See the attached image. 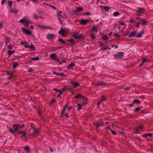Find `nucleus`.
Returning a JSON list of instances; mask_svg holds the SVG:
<instances>
[{"instance_id": "nucleus-1", "label": "nucleus", "mask_w": 153, "mask_h": 153, "mask_svg": "<svg viewBox=\"0 0 153 153\" xmlns=\"http://www.w3.org/2000/svg\"><path fill=\"white\" fill-rule=\"evenodd\" d=\"M25 125L24 124H22L21 125L19 124L13 125L12 126L13 129V133L14 134L15 132H18L19 130L24 127Z\"/></svg>"}, {"instance_id": "nucleus-2", "label": "nucleus", "mask_w": 153, "mask_h": 153, "mask_svg": "<svg viewBox=\"0 0 153 153\" xmlns=\"http://www.w3.org/2000/svg\"><path fill=\"white\" fill-rule=\"evenodd\" d=\"M27 134V132L25 130L23 131H20L18 132L17 133V135H19L20 134L21 135L20 136V138H22V137H25V138H27L26 137V134Z\"/></svg>"}, {"instance_id": "nucleus-3", "label": "nucleus", "mask_w": 153, "mask_h": 153, "mask_svg": "<svg viewBox=\"0 0 153 153\" xmlns=\"http://www.w3.org/2000/svg\"><path fill=\"white\" fill-rule=\"evenodd\" d=\"M100 47H102L101 49L102 50L104 51L106 49H111V47H109V46H107L106 45L103 44L102 42H100Z\"/></svg>"}, {"instance_id": "nucleus-4", "label": "nucleus", "mask_w": 153, "mask_h": 153, "mask_svg": "<svg viewBox=\"0 0 153 153\" xmlns=\"http://www.w3.org/2000/svg\"><path fill=\"white\" fill-rule=\"evenodd\" d=\"M124 56V52H118L114 55V56L117 58L122 59Z\"/></svg>"}, {"instance_id": "nucleus-5", "label": "nucleus", "mask_w": 153, "mask_h": 153, "mask_svg": "<svg viewBox=\"0 0 153 153\" xmlns=\"http://www.w3.org/2000/svg\"><path fill=\"white\" fill-rule=\"evenodd\" d=\"M21 30L24 33L28 35L29 36H30L32 35L31 32L28 29H26L25 27H22Z\"/></svg>"}, {"instance_id": "nucleus-6", "label": "nucleus", "mask_w": 153, "mask_h": 153, "mask_svg": "<svg viewBox=\"0 0 153 153\" xmlns=\"http://www.w3.org/2000/svg\"><path fill=\"white\" fill-rule=\"evenodd\" d=\"M54 35L53 34L49 33L47 35L46 38L48 40L52 41L54 39Z\"/></svg>"}, {"instance_id": "nucleus-7", "label": "nucleus", "mask_w": 153, "mask_h": 153, "mask_svg": "<svg viewBox=\"0 0 153 153\" xmlns=\"http://www.w3.org/2000/svg\"><path fill=\"white\" fill-rule=\"evenodd\" d=\"M6 73L8 75L10 76L8 78V79L9 80H10L12 78L14 77V73L13 72H9L8 71H6Z\"/></svg>"}, {"instance_id": "nucleus-8", "label": "nucleus", "mask_w": 153, "mask_h": 153, "mask_svg": "<svg viewBox=\"0 0 153 153\" xmlns=\"http://www.w3.org/2000/svg\"><path fill=\"white\" fill-rule=\"evenodd\" d=\"M24 46L25 48H30L29 50L30 51H34L35 49V48L34 46L32 44H31L30 45H24Z\"/></svg>"}, {"instance_id": "nucleus-9", "label": "nucleus", "mask_w": 153, "mask_h": 153, "mask_svg": "<svg viewBox=\"0 0 153 153\" xmlns=\"http://www.w3.org/2000/svg\"><path fill=\"white\" fill-rule=\"evenodd\" d=\"M37 26L40 29H52V28L51 27L47 26H46L44 25H40V24H39L37 25Z\"/></svg>"}, {"instance_id": "nucleus-10", "label": "nucleus", "mask_w": 153, "mask_h": 153, "mask_svg": "<svg viewBox=\"0 0 153 153\" xmlns=\"http://www.w3.org/2000/svg\"><path fill=\"white\" fill-rule=\"evenodd\" d=\"M143 127L142 125H140L139 126L134 129V131L135 134L139 133V131L143 128Z\"/></svg>"}, {"instance_id": "nucleus-11", "label": "nucleus", "mask_w": 153, "mask_h": 153, "mask_svg": "<svg viewBox=\"0 0 153 153\" xmlns=\"http://www.w3.org/2000/svg\"><path fill=\"white\" fill-rule=\"evenodd\" d=\"M88 21V19H82L79 21V23L81 25H85L87 23Z\"/></svg>"}, {"instance_id": "nucleus-12", "label": "nucleus", "mask_w": 153, "mask_h": 153, "mask_svg": "<svg viewBox=\"0 0 153 153\" xmlns=\"http://www.w3.org/2000/svg\"><path fill=\"white\" fill-rule=\"evenodd\" d=\"M75 63L71 62L69 65L67 66V68L68 70L73 69V67L75 65Z\"/></svg>"}, {"instance_id": "nucleus-13", "label": "nucleus", "mask_w": 153, "mask_h": 153, "mask_svg": "<svg viewBox=\"0 0 153 153\" xmlns=\"http://www.w3.org/2000/svg\"><path fill=\"white\" fill-rule=\"evenodd\" d=\"M146 10L143 7H138V10L136 11V13H144L145 12Z\"/></svg>"}, {"instance_id": "nucleus-14", "label": "nucleus", "mask_w": 153, "mask_h": 153, "mask_svg": "<svg viewBox=\"0 0 153 153\" xmlns=\"http://www.w3.org/2000/svg\"><path fill=\"white\" fill-rule=\"evenodd\" d=\"M137 33V31L134 30L132 31L129 35H128V37L130 38L134 37Z\"/></svg>"}, {"instance_id": "nucleus-15", "label": "nucleus", "mask_w": 153, "mask_h": 153, "mask_svg": "<svg viewBox=\"0 0 153 153\" xmlns=\"http://www.w3.org/2000/svg\"><path fill=\"white\" fill-rule=\"evenodd\" d=\"M141 25L142 26L146 25L149 22V21L146 20L145 19H141Z\"/></svg>"}, {"instance_id": "nucleus-16", "label": "nucleus", "mask_w": 153, "mask_h": 153, "mask_svg": "<svg viewBox=\"0 0 153 153\" xmlns=\"http://www.w3.org/2000/svg\"><path fill=\"white\" fill-rule=\"evenodd\" d=\"M93 124L95 125L96 126V128L97 129L100 127V126L102 125L103 124V123H99V122H96L95 123H93Z\"/></svg>"}, {"instance_id": "nucleus-17", "label": "nucleus", "mask_w": 153, "mask_h": 153, "mask_svg": "<svg viewBox=\"0 0 153 153\" xmlns=\"http://www.w3.org/2000/svg\"><path fill=\"white\" fill-rule=\"evenodd\" d=\"M91 30L92 32H95L96 34L98 30L97 28L96 27L95 25H93L92 26V28L91 29Z\"/></svg>"}, {"instance_id": "nucleus-18", "label": "nucleus", "mask_w": 153, "mask_h": 153, "mask_svg": "<svg viewBox=\"0 0 153 153\" xmlns=\"http://www.w3.org/2000/svg\"><path fill=\"white\" fill-rule=\"evenodd\" d=\"M95 85H103V86H105V85H108V84L107 83H105L103 82H100L97 83V84H95Z\"/></svg>"}, {"instance_id": "nucleus-19", "label": "nucleus", "mask_w": 153, "mask_h": 153, "mask_svg": "<svg viewBox=\"0 0 153 153\" xmlns=\"http://www.w3.org/2000/svg\"><path fill=\"white\" fill-rule=\"evenodd\" d=\"M74 98L78 99L79 98L82 99L84 98V97L82 94L78 93L77 95L74 97Z\"/></svg>"}, {"instance_id": "nucleus-20", "label": "nucleus", "mask_w": 153, "mask_h": 153, "mask_svg": "<svg viewBox=\"0 0 153 153\" xmlns=\"http://www.w3.org/2000/svg\"><path fill=\"white\" fill-rule=\"evenodd\" d=\"M50 58L55 61H59V60L57 59V57L56 55L54 53L52 54L51 55Z\"/></svg>"}, {"instance_id": "nucleus-21", "label": "nucleus", "mask_w": 153, "mask_h": 153, "mask_svg": "<svg viewBox=\"0 0 153 153\" xmlns=\"http://www.w3.org/2000/svg\"><path fill=\"white\" fill-rule=\"evenodd\" d=\"M71 84L74 88H75L79 86V83L78 82H71Z\"/></svg>"}, {"instance_id": "nucleus-22", "label": "nucleus", "mask_w": 153, "mask_h": 153, "mask_svg": "<svg viewBox=\"0 0 153 153\" xmlns=\"http://www.w3.org/2000/svg\"><path fill=\"white\" fill-rule=\"evenodd\" d=\"M142 136L143 137L146 138L148 136L150 137H152V133H146L143 134Z\"/></svg>"}, {"instance_id": "nucleus-23", "label": "nucleus", "mask_w": 153, "mask_h": 153, "mask_svg": "<svg viewBox=\"0 0 153 153\" xmlns=\"http://www.w3.org/2000/svg\"><path fill=\"white\" fill-rule=\"evenodd\" d=\"M144 33V31H142L140 32V33L136 36V38H140L142 36V35Z\"/></svg>"}, {"instance_id": "nucleus-24", "label": "nucleus", "mask_w": 153, "mask_h": 153, "mask_svg": "<svg viewBox=\"0 0 153 153\" xmlns=\"http://www.w3.org/2000/svg\"><path fill=\"white\" fill-rule=\"evenodd\" d=\"M4 38L5 39V44L6 45H7L8 43L10 42V40L9 39V37L6 36H4Z\"/></svg>"}, {"instance_id": "nucleus-25", "label": "nucleus", "mask_w": 153, "mask_h": 153, "mask_svg": "<svg viewBox=\"0 0 153 153\" xmlns=\"http://www.w3.org/2000/svg\"><path fill=\"white\" fill-rule=\"evenodd\" d=\"M68 105H67L65 106L64 107V108L62 110V111L61 112V116L63 117V115L65 113V111L66 110V108L67 107H68Z\"/></svg>"}, {"instance_id": "nucleus-26", "label": "nucleus", "mask_w": 153, "mask_h": 153, "mask_svg": "<svg viewBox=\"0 0 153 153\" xmlns=\"http://www.w3.org/2000/svg\"><path fill=\"white\" fill-rule=\"evenodd\" d=\"M82 99H83V101H82V104L83 105H86L88 102V99L87 98H85V97L84 98H82Z\"/></svg>"}, {"instance_id": "nucleus-27", "label": "nucleus", "mask_w": 153, "mask_h": 153, "mask_svg": "<svg viewBox=\"0 0 153 153\" xmlns=\"http://www.w3.org/2000/svg\"><path fill=\"white\" fill-rule=\"evenodd\" d=\"M12 64H13V68L14 69L16 68L17 65H18V64L17 62H13Z\"/></svg>"}, {"instance_id": "nucleus-28", "label": "nucleus", "mask_w": 153, "mask_h": 153, "mask_svg": "<svg viewBox=\"0 0 153 153\" xmlns=\"http://www.w3.org/2000/svg\"><path fill=\"white\" fill-rule=\"evenodd\" d=\"M30 147L28 146H27L25 147L24 149L27 153H29L30 152Z\"/></svg>"}, {"instance_id": "nucleus-29", "label": "nucleus", "mask_w": 153, "mask_h": 153, "mask_svg": "<svg viewBox=\"0 0 153 153\" xmlns=\"http://www.w3.org/2000/svg\"><path fill=\"white\" fill-rule=\"evenodd\" d=\"M65 31V29H60L59 32V33L62 36H63V34H64Z\"/></svg>"}, {"instance_id": "nucleus-30", "label": "nucleus", "mask_w": 153, "mask_h": 153, "mask_svg": "<svg viewBox=\"0 0 153 153\" xmlns=\"http://www.w3.org/2000/svg\"><path fill=\"white\" fill-rule=\"evenodd\" d=\"M33 129L34 130V131H34V132H35L36 134H38L40 132V128H35Z\"/></svg>"}, {"instance_id": "nucleus-31", "label": "nucleus", "mask_w": 153, "mask_h": 153, "mask_svg": "<svg viewBox=\"0 0 153 153\" xmlns=\"http://www.w3.org/2000/svg\"><path fill=\"white\" fill-rule=\"evenodd\" d=\"M83 9V8L79 7H77L76 8V10L77 11V12H79L80 11H82Z\"/></svg>"}, {"instance_id": "nucleus-32", "label": "nucleus", "mask_w": 153, "mask_h": 153, "mask_svg": "<svg viewBox=\"0 0 153 153\" xmlns=\"http://www.w3.org/2000/svg\"><path fill=\"white\" fill-rule=\"evenodd\" d=\"M83 37V36L82 34H81L80 35H79L77 36L76 37L75 39H77L78 40L80 39H82Z\"/></svg>"}, {"instance_id": "nucleus-33", "label": "nucleus", "mask_w": 153, "mask_h": 153, "mask_svg": "<svg viewBox=\"0 0 153 153\" xmlns=\"http://www.w3.org/2000/svg\"><path fill=\"white\" fill-rule=\"evenodd\" d=\"M133 104L135 103L138 104H140L141 103V102L139 100L137 99H135L133 101Z\"/></svg>"}, {"instance_id": "nucleus-34", "label": "nucleus", "mask_w": 153, "mask_h": 153, "mask_svg": "<svg viewBox=\"0 0 153 153\" xmlns=\"http://www.w3.org/2000/svg\"><path fill=\"white\" fill-rule=\"evenodd\" d=\"M102 7H103V8L104 10H105L107 12H108L110 8V7L106 6L103 7V6H102Z\"/></svg>"}, {"instance_id": "nucleus-35", "label": "nucleus", "mask_w": 153, "mask_h": 153, "mask_svg": "<svg viewBox=\"0 0 153 153\" xmlns=\"http://www.w3.org/2000/svg\"><path fill=\"white\" fill-rule=\"evenodd\" d=\"M89 36L92 38V39L91 40L92 41H93L95 39V36L94 35L93 33H91L89 34Z\"/></svg>"}, {"instance_id": "nucleus-36", "label": "nucleus", "mask_w": 153, "mask_h": 153, "mask_svg": "<svg viewBox=\"0 0 153 153\" xmlns=\"http://www.w3.org/2000/svg\"><path fill=\"white\" fill-rule=\"evenodd\" d=\"M27 20H26L25 18H24L22 19H20L19 20V22L21 23H26V22H27Z\"/></svg>"}, {"instance_id": "nucleus-37", "label": "nucleus", "mask_w": 153, "mask_h": 153, "mask_svg": "<svg viewBox=\"0 0 153 153\" xmlns=\"http://www.w3.org/2000/svg\"><path fill=\"white\" fill-rule=\"evenodd\" d=\"M79 32L74 33V34H72L71 36L72 37H74L75 39L76 37L79 34Z\"/></svg>"}, {"instance_id": "nucleus-38", "label": "nucleus", "mask_w": 153, "mask_h": 153, "mask_svg": "<svg viewBox=\"0 0 153 153\" xmlns=\"http://www.w3.org/2000/svg\"><path fill=\"white\" fill-rule=\"evenodd\" d=\"M8 53V54L9 55V57H10L12 54L14 53L15 52V51H11L10 50H9L7 52Z\"/></svg>"}, {"instance_id": "nucleus-39", "label": "nucleus", "mask_w": 153, "mask_h": 153, "mask_svg": "<svg viewBox=\"0 0 153 153\" xmlns=\"http://www.w3.org/2000/svg\"><path fill=\"white\" fill-rule=\"evenodd\" d=\"M58 40L59 42H61L63 44H66V42L64 41L62 38H59Z\"/></svg>"}, {"instance_id": "nucleus-40", "label": "nucleus", "mask_w": 153, "mask_h": 153, "mask_svg": "<svg viewBox=\"0 0 153 153\" xmlns=\"http://www.w3.org/2000/svg\"><path fill=\"white\" fill-rule=\"evenodd\" d=\"M39 59V58L38 56L35 58L31 57L30 58V60L33 61H36Z\"/></svg>"}, {"instance_id": "nucleus-41", "label": "nucleus", "mask_w": 153, "mask_h": 153, "mask_svg": "<svg viewBox=\"0 0 153 153\" xmlns=\"http://www.w3.org/2000/svg\"><path fill=\"white\" fill-rule=\"evenodd\" d=\"M102 38L104 40H106L108 39V36L106 35H105L103 36L102 37Z\"/></svg>"}, {"instance_id": "nucleus-42", "label": "nucleus", "mask_w": 153, "mask_h": 153, "mask_svg": "<svg viewBox=\"0 0 153 153\" xmlns=\"http://www.w3.org/2000/svg\"><path fill=\"white\" fill-rule=\"evenodd\" d=\"M8 3L9 7H12V5L13 4V1H8Z\"/></svg>"}, {"instance_id": "nucleus-43", "label": "nucleus", "mask_w": 153, "mask_h": 153, "mask_svg": "<svg viewBox=\"0 0 153 153\" xmlns=\"http://www.w3.org/2000/svg\"><path fill=\"white\" fill-rule=\"evenodd\" d=\"M10 12L11 13H13L15 14H16L18 12V11L17 10H15L13 9L10 10Z\"/></svg>"}, {"instance_id": "nucleus-44", "label": "nucleus", "mask_w": 153, "mask_h": 153, "mask_svg": "<svg viewBox=\"0 0 153 153\" xmlns=\"http://www.w3.org/2000/svg\"><path fill=\"white\" fill-rule=\"evenodd\" d=\"M77 106H78L77 110L78 111H79L80 109H81L82 108V105L79 103H78L77 104Z\"/></svg>"}, {"instance_id": "nucleus-45", "label": "nucleus", "mask_w": 153, "mask_h": 153, "mask_svg": "<svg viewBox=\"0 0 153 153\" xmlns=\"http://www.w3.org/2000/svg\"><path fill=\"white\" fill-rule=\"evenodd\" d=\"M7 128L11 133L14 134L13 129H12L11 127H7Z\"/></svg>"}, {"instance_id": "nucleus-46", "label": "nucleus", "mask_w": 153, "mask_h": 153, "mask_svg": "<svg viewBox=\"0 0 153 153\" xmlns=\"http://www.w3.org/2000/svg\"><path fill=\"white\" fill-rule=\"evenodd\" d=\"M120 14V13L118 12H115L113 14V16H117Z\"/></svg>"}, {"instance_id": "nucleus-47", "label": "nucleus", "mask_w": 153, "mask_h": 153, "mask_svg": "<svg viewBox=\"0 0 153 153\" xmlns=\"http://www.w3.org/2000/svg\"><path fill=\"white\" fill-rule=\"evenodd\" d=\"M20 44L21 45H27V44H28V43L25 41H24L20 42Z\"/></svg>"}, {"instance_id": "nucleus-48", "label": "nucleus", "mask_w": 153, "mask_h": 153, "mask_svg": "<svg viewBox=\"0 0 153 153\" xmlns=\"http://www.w3.org/2000/svg\"><path fill=\"white\" fill-rule=\"evenodd\" d=\"M143 60L142 61V62L144 63L146 62H148V60H149V59H148V60L145 57H143Z\"/></svg>"}, {"instance_id": "nucleus-49", "label": "nucleus", "mask_w": 153, "mask_h": 153, "mask_svg": "<svg viewBox=\"0 0 153 153\" xmlns=\"http://www.w3.org/2000/svg\"><path fill=\"white\" fill-rule=\"evenodd\" d=\"M140 110H141L140 108H139V107H138L135 109V110H134V111L136 112H138V111H140Z\"/></svg>"}, {"instance_id": "nucleus-50", "label": "nucleus", "mask_w": 153, "mask_h": 153, "mask_svg": "<svg viewBox=\"0 0 153 153\" xmlns=\"http://www.w3.org/2000/svg\"><path fill=\"white\" fill-rule=\"evenodd\" d=\"M8 48L10 50H12L13 49V47L11 45H8L7 46Z\"/></svg>"}, {"instance_id": "nucleus-51", "label": "nucleus", "mask_w": 153, "mask_h": 153, "mask_svg": "<svg viewBox=\"0 0 153 153\" xmlns=\"http://www.w3.org/2000/svg\"><path fill=\"white\" fill-rule=\"evenodd\" d=\"M91 15V13L89 12H86L83 14V15L89 16Z\"/></svg>"}, {"instance_id": "nucleus-52", "label": "nucleus", "mask_w": 153, "mask_h": 153, "mask_svg": "<svg viewBox=\"0 0 153 153\" xmlns=\"http://www.w3.org/2000/svg\"><path fill=\"white\" fill-rule=\"evenodd\" d=\"M27 22H26V23H27L28 24H33V22H32L30 20L28 19L27 20Z\"/></svg>"}, {"instance_id": "nucleus-53", "label": "nucleus", "mask_w": 153, "mask_h": 153, "mask_svg": "<svg viewBox=\"0 0 153 153\" xmlns=\"http://www.w3.org/2000/svg\"><path fill=\"white\" fill-rule=\"evenodd\" d=\"M101 101H103L106 100V98L104 96H102L101 97Z\"/></svg>"}, {"instance_id": "nucleus-54", "label": "nucleus", "mask_w": 153, "mask_h": 153, "mask_svg": "<svg viewBox=\"0 0 153 153\" xmlns=\"http://www.w3.org/2000/svg\"><path fill=\"white\" fill-rule=\"evenodd\" d=\"M111 133L113 135H116V132L115 131L113 130L112 129H111Z\"/></svg>"}, {"instance_id": "nucleus-55", "label": "nucleus", "mask_w": 153, "mask_h": 153, "mask_svg": "<svg viewBox=\"0 0 153 153\" xmlns=\"http://www.w3.org/2000/svg\"><path fill=\"white\" fill-rule=\"evenodd\" d=\"M140 22H139L137 23L136 26V27L137 28H139L140 27L139 25H140Z\"/></svg>"}, {"instance_id": "nucleus-56", "label": "nucleus", "mask_w": 153, "mask_h": 153, "mask_svg": "<svg viewBox=\"0 0 153 153\" xmlns=\"http://www.w3.org/2000/svg\"><path fill=\"white\" fill-rule=\"evenodd\" d=\"M33 18L36 19H37L39 17V16L35 14L33 15Z\"/></svg>"}, {"instance_id": "nucleus-57", "label": "nucleus", "mask_w": 153, "mask_h": 153, "mask_svg": "<svg viewBox=\"0 0 153 153\" xmlns=\"http://www.w3.org/2000/svg\"><path fill=\"white\" fill-rule=\"evenodd\" d=\"M113 35L114 36V37H117V38L119 39L120 37V36L118 35L117 33H114L113 34Z\"/></svg>"}, {"instance_id": "nucleus-58", "label": "nucleus", "mask_w": 153, "mask_h": 153, "mask_svg": "<svg viewBox=\"0 0 153 153\" xmlns=\"http://www.w3.org/2000/svg\"><path fill=\"white\" fill-rule=\"evenodd\" d=\"M30 126L31 127V128L33 129H34L35 128V126L34 125V124L33 123H31L30 124Z\"/></svg>"}, {"instance_id": "nucleus-59", "label": "nucleus", "mask_w": 153, "mask_h": 153, "mask_svg": "<svg viewBox=\"0 0 153 153\" xmlns=\"http://www.w3.org/2000/svg\"><path fill=\"white\" fill-rule=\"evenodd\" d=\"M37 13H39V14H43V12L40 10H37Z\"/></svg>"}, {"instance_id": "nucleus-60", "label": "nucleus", "mask_w": 153, "mask_h": 153, "mask_svg": "<svg viewBox=\"0 0 153 153\" xmlns=\"http://www.w3.org/2000/svg\"><path fill=\"white\" fill-rule=\"evenodd\" d=\"M65 76V74H63V72H62L61 73H58V76Z\"/></svg>"}, {"instance_id": "nucleus-61", "label": "nucleus", "mask_w": 153, "mask_h": 153, "mask_svg": "<svg viewBox=\"0 0 153 153\" xmlns=\"http://www.w3.org/2000/svg\"><path fill=\"white\" fill-rule=\"evenodd\" d=\"M53 90L54 91H56L57 92H60L61 91H61L60 90L57 89V88H53Z\"/></svg>"}, {"instance_id": "nucleus-62", "label": "nucleus", "mask_w": 153, "mask_h": 153, "mask_svg": "<svg viewBox=\"0 0 153 153\" xmlns=\"http://www.w3.org/2000/svg\"><path fill=\"white\" fill-rule=\"evenodd\" d=\"M58 61L59 62V63L60 64H61V65L62 64V63H63V62H66V61H65V60H62V62H61L60 61H59V60Z\"/></svg>"}, {"instance_id": "nucleus-63", "label": "nucleus", "mask_w": 153, "mask_h": 153, "mask_svg": "<svg viewBox=\"0 0 153 153\" xmlns=\"http://www.w3.org/2000/svg\"><path fill=\"white\" fill-rule=\"evenodd\" d=\"M56 102V100L55 99H52L51 100V103H52Z\"/></svg>"}, {"instance_id": "nucleus-64", "label": "nucleus", "mask_w": 153, "mask_h": 153, "mask_svg": "<svg viewBox=\"0 0 153 153\" xmlns=\"http://www.w3.org/2000/svg\"><path fill=\"white\" fill-rule=\"evenodd\" d=\"M129 22L130 23H133V22H135V21L133 19H130L129 20Z\"/></svg>"}]
</instances>
